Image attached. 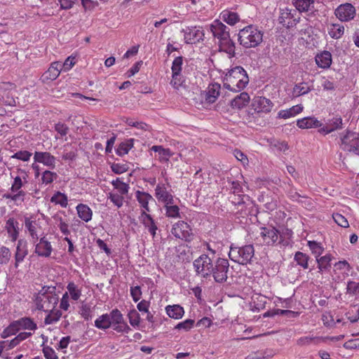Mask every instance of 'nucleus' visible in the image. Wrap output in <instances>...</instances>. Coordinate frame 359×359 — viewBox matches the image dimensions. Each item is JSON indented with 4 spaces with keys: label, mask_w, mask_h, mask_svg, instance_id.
I'll list each match as a JSON object with an SVG mask.
<instances>
[{
    "label": "nucleus",
    "mask_w": 359,
    "mask_h": 359,
    "mask_svg": "<svg viewBox=\"0 0 359 359\" xmlns=\"http://www.w3.org/2000/svg\"><path fill=\"white\" fill-rule=\"evenodd\" d=\"M109 316L110 323H111V327L117 332L128 333L131 330L130 327L125 322L123 316L118 309H113L109 313Z\"/></svg>",
    "instance_id": "nucleus-8"
},
{
    "label": "nucleus",
    "mask_w": 359,
    "mask_h": 359,
    "mask_svg": "<svg viewBox=\"0 0 359 359\" xmlns=\"http://www.w3.org/2000/svg\"><path fill=\"white\" fill-rule=\"evenodd\" d=\"M171 232L176 238L182 240L190 241L191 239V229L189 225L183 221H180L173 225Z\"/></svg>",
    "instance_id": "nucleus-11"
},
{
    "label": "nucleus",
    "mask_w": 359,
    "mask_h": 359,
    "mask_svg": "<svg viewBox=\"0 0 359 359\" xmlns=\"http://www.w3.org/2000/svg\"><path fill=\"white\" fill-rule=\"evenodd\" d=\"M347 292L352 294L359 293V283L349 281L347 284Z\"/></svg>",
    "instance_id": "nucleus-62"
},
{
    "label": "nucleus",
    "mask_w": 359,
    "mask_h": 359,
    "mask_svg": "<svg viewBox=\"0 0 359 359\" xmlns=\"http://www.w3.org/2000/svg\"><path fill=\"white\" fill-rule=\"evenodd\" d=\"M57 177L56 172L46 170L42 173L41 182L43 184L48 185L51 184Z\"/></svg>",
    "instance_id": "nucleus-46"
},
{
    "label": "nucleus",
    "mask_w": 359,
    "mask_h": 359,
    "mask_svg": "<svg viewBox=\"0 0 359 359\" xmlns=\"http://www.w3.org/2000/svg\"><path fill=\"white\" fill-rule=\"evenodd\" d=\"M19 331L16 322L13 321L1 333V337L6 339L10 336L15 334Z\"/></svg>",
    "instance_id": "nucleus-41"
},
{
    "label": "nucleus",
    "mask_w": 359,
    "mask_h": 359,
    "mask_svg": "<svg viewBox=\"0 0 359 359\" xmlns=\"http://www.w3.org/2000/svg\"><path fill=\"white\" fill-rule=\"evenodd\" d=\"M11 257V253L8 248L4 246L0 248V264L8 263Z\"/></svg>",
    "instance_id": "nucleus-53"
},
{
    "label": "nucleus",
    "mask_w": 359,
    "mask_h": 359,
    "mask_svg": "<svg viewBox=\"0 0 359 359\" xmlns=\"http://www.w3.org/2000/svg\"><path fill=\"white\" fill-rule=\"evenodd\" d=\"M279 231L272 226L260 228L259 238L262 243L266 245H274L278 239Z\"/></svg>",
    "instance_id": "nucleus-9"
},
{
    "label": "nucleus",
    "mask_w": 359,
    "mask_h": 359,
    "mask_svg": "<svg viewBox=\"0 0 359 359\" xmlns=\"http://www.w3.org/2000/svg\"><path fill=\"white\" fill-rule=\"evenodd\" d=\"M344 347L346 349H355L359 348V339L348 340L344 343Z\"/></svg>",
    "instance_id": "nucleus-64"
},
{
    "label": "nucleus",
    "mask_w": 359,
    "mask_h": 359,
    "mask_svg": "<svg viewBox=\"0 0 359 359\" xmlns=\"http://www.w3.org/2000/svg\"><path fill=\"white\" fill-rule=\"evenodd\" d=\"M128 316L129 318V322L132 326L137 327L139 325L140 322V316L139 313L136 310H131L128 313Z\"/></svg>",
    "instance_id": "nucleus-54"
},
{
    "label": "nucleus",
    "mask_w": 359,
    "mask_h": 359,
    "mask_svg": "<svg viewBox=\"0 0 359 359\" xmlns=\"http://www.w3.org/2000/svg\"><path fill=\"white\" fill-rule=\"evenodd\" d=\"M355 7L349 3L339 5L334 11L336 17L341 22H348L355 15Z\"/></svg>",
    "instance_id": "nucleus-10"
},
{
    "label": "nucleus",
    "mask_w": 359,
    "mask_h": 359,
    "mask_svg": "<svg viewBox=\"0 0 359 359\" xmlns=\"http://www.w3.org/2000/svg\"><path fill=\"white\" fill-rule=\"evenodd\" d=\"M308 246L309 247L312 253L316 256V259L318 258L324 251V248L321 245V244L314 241H309Z\"/></svg>",
    "instance_id": "nucleus-44"
},
{
    "label": "nucleus",
    "mask_w": 359,
    "mask_h": 359,
    "mask_svg": "<svg viewBox=\"0 0 359 359\" xmlns=\"http://www.w3.org/2000/svg\"><path fill=\"white\" fill-rule=\"evenodd\" d=\"M34 161L43 163L51 168L55 165V158L49 152L36 151L34 155Z\"/></svg>",
    "instance_id": "nucleus-16"
},
{
    "label": "nucleus",
    "mask_w": 359,
    "mask_h": 359,
    "mask_svg": "<svg viewBox=\"0 0 359 359\" xmlns=\"http://www.w3.org/2000/svg\"><path fill=\"white\" fill-rule=\"evenodd\" d=\"M294 259L296 261L298 265L301 266L304 269H307L309 267L308 262L309 259V257L302 252H297L294 255Z\"/></svg>",
    "instance_id": "nucleus-40"
},
{
    "label": "nucleus",
    "mask_w": 359,
    "mask_h": 359,
    "mask_svg": "<svg viewBox=\"0 0 359 359\" xmlns=\"http://www.w3.org/2000/svg\"><path fill=\"white\" fill-rule=\"evenodd\" d=\"M112 172L116 174H122L129 170V166L127 163H114L111 165Z\"/></svg>",
    "instance_id": "nucleus-52"
},
{
    "label": "nucleus",
    "mask_w": 359,
    "mask_h": 359,
    "mask_svg": "<svg viewBox=\"0 0 359 359\" xmlns=\"http://www.w3.org/2000/svg\"><path fill=\"white\" fill-rule=\"evenodd\" d=\"M156 197L160 201L165 204H173L174 200L172 195L168 192L164 184H158L155 189Z\"/></svg>",
    "instance_id": "nucleus-18"
},
{
    "label": "nucleus",
    "mask_w": 359,
    "mask_h": 359,
    "mask_svg": "<svg viewBox=\"0 0 359 359\" xmlns=\"http://www.w3.org/2000/svg\"><path fill=\"white\" fill-rule=\"evenodd\" d=\"M250 100L248 93L243 92L231 100V106L233 109H240L245 107L249 103Z\"/></svg>",
    "instance_id": "nucleus-22"
},
{
    "label": "nucleus",
    "mask_w": 359,
    "mask_h": 359,
    "mask_svg": "<svg viewBox=\"0 0 359 359\" xmlns=\"http://www.w3.org/2000/svg\"><path fill=\"white\" fill-rule=\"evenodd\" d=\"M135 194L137 201L144 209V211L149 212V201L153 199L152 196L148 193L140 191H137Z\"/></svg>",
    "instance_id": "nucleus-32"
},
{
    "label": "nucleus",
    "mask_w": 359,
    "mask_h": 359,
    "mask_svg": "<svg viewBox=\"0 0 359 359\" xmlns=\"http://www.w3.org/2000/svg\"><path fill=\"white\" fill-rule=\"evenodd\" d=\"M76 209L78 216L83 221L88 222L91 220L93 212L87 205L80 203L76 206Z\"/></svg>",
    "instance_id": "nucleus-26"
},
{
    "label": "nucleus",
    "mask_w": 359,
    "mask_h": 359,
    "mask_svg": "<svg viewBox=\"0 0 359 359\" xmlns=\"http://www.w3.org/2000/svg\"><path fill=\"white\" fill-rule=\"evenodd\" d=\"M229 263L226 259L218 258L212 266L211 275L217 283H222L227 279Z\"/></svg>",
    "instance_id": "nucleus-7"
},
{
    "label": "nucleus",
    "mask_w": 359,
    "mask_h": 359,
    "mask_svg": "<svg viewBox=\"0 0 359 359\" xmlns=\"http://www.w3.org/2000/svg\"><path fill=\"white\" fill-rule=\"evenodd\" d=\"M210 30L213 36L219 39V41L230 36L229 28L218 20H215L210 25Z\"/></svg>",
    "instance_id": "nucleus-13"
},
{
    "label": "nucleus",
    "mask_w": 359,
    "mask_h": 359,
    "mask_svg": "<svg viewBox=\"0 0 359 359\" xmlns=\"http://www.w3.org/2000/svg\"><path fill=\"white\" fill-rule=\"evenodd\" d=\"M313 0H294V6L300 12H306L313 9Z\"/></svg>",
    "instance_id": "nucleus-34"
},
{
    "label": "nucleus",
    "mask_w": 359,
    "mask_h": 359,
    "mask_svg": "<svg viewBox=\"0 0 359 359\" xmlns=\"http://www.w3.org/2000/svg\"><path fill=\"white\" fill-rule=\"evenodd\" d=\"M55 130L62 136H65L68 133V126L62 123H58L55 125Z\"/></svg>",
    "instance_id": "nucleus-63"
},
{
    "label": "nucleus",
    "mask_w": 359,
    "mask_h": 359,
    "mask_svg": "<svg viewBox=\"0 0 359 359\" xmlns=\"http://www.w3.org/2000/svg\"><path fill=\"white\" fill-rule=\"evenodd\" d=\"M252 107L257 113H268L273 107V103L264 97H255L252 102Z\"/></svg>",
    "instance_id": "nucleus-12"
},
{
    "label": "nucleus",
    "mask_w": 359,
    "mask_h": 359,
    "mask_svg": "<svg viewBox=\"0 0 359 359\" xmlns=\"http://www.w3.org/2000/svg\"><path fill=\"white\" fill-rule=\"evenodd\" d=\"M52 251V245L45 236L41 238L39 242L36 244L35 253L40 257H48Z\"/></svg>",
    "instance_id": "nucleus-15"
},
{
    "label": "nucleus",
    "mask_w": 359,
    "mask_h": 359,
    "mask_svg": "<svg viewBox=\"0 0 359 359\" xmlns=\"http://www.w3.org/2000/svg\"><path fill=\"white\" fill-rule=\"evenodd\" d=\"M28 254L27 242L24 239L18 241L16 252L15 255V266L18 268L19 263L22 262Z\"/></svg>",
    "instance_id": "nucleus-17"
},
{
    "label": "nucleus",
    "mask_w": 359,
    "mask_h": 359,
    "mask_svg": "<svg viewBox=\"0 0 359 359\" xmlns=\"http://www.w3.org/2000/svg\"><path fill=\"white\" fill-rule=\"evenodd\" d=\"M43 353L44 357L46 359H57V355H56L55 351L48 346H44L43 348Z\"/></svg>",
    "instance_id": "nucleus-59"
},
{
    "label": "nucleus",
    "mask_w": 359,
    "mask_h": 359,
    "mask_svg": "<svg viewBox=\"0 0 359 359\" xmlns=\"http://www.w3.org/2000/svg\"><path fill=\"white\" fill-rule=\"evenodd\" d=\"M344 32V27L339 24H332L328 27V34L332 39H339Z\"/></svg>",
    "instance_id": "nucleus-36"
},
{
    "label": "nucleus",
    "mask_w": 359,
    "mask_h": 359,
    "mask_svg": "<svg viewBox=\"0 0 359 359\" xmlns=\"http://www.w3.org/2000/svg\"><path fill=\"white\" fill-rule=\"evenodd\" d=\"M5 228L13 242L15 241L19 235V223L14 218H9Z\"/></svg>",
    "instance_id": "nucleus-20"
},
{
    "label": "nucleus",
    "mask_w": 359,
    "mask_h": 359,
    "mask_svg": "<svg viewBox=\"0 0 359 359\" xmlns=\"http://www.w3.org/2000/svg\"><path fill=\"white\" fill-rule=\"evenodd\" d=\"M340 148L345 151L359 154V133L346 130L340 135Z\"/></svg>",
    "instance_id": "nucleus-5"
},
{
    "label": "nucleus",
    "mask_w": 359,
    "mask_h": 359,
    "mask_svg": "<svg viewBox=\"0 0 359 359\" xmlns=\"http://www.w3.org/2000/svg\"><path fill=\"white\" fill-rule=\"evenodd\" d=\"M334 222L340 226L347 228L349 226V224L346 218L339 213H334L332 215Z\"/></svg>",
    "instance_id": "nucleus-55"
},
{
    "label": "nucleus",
    "mask_w": 359,
    "mask_h": 359,
    "mask_svg": "<svg viewBox=\"0 0 359 359\" xmlns=\"http://www.w3.org/2000/svg\"><path fill=\"white\" fill-rule=\"evenodd\" d=\"M311 90L310 88L304 83L296 84L293 88V95L298 97L305 95Z\"/></svg>",
    "instance_id": "nucleus-47"
},
{
    "label": "nucleus",
    "mask_w": 359,
    "mask_h": 359,
    "mask_svg": "<svg viewBox=\"0 0 359 359\" xmlns=\"http://www.w3.org/2000/svg\"><path fill=\"white\" fill-rule=\"evenodd\" d=\"M166 216L168 217H178L180 216V209L177 205L173 204H165Z\"/></svg>",
    "instance_id": "nucleus-50"
},
{
    "label": "nucleus",
    "mask_w": 359,
    "mask_h": 359,
    "mask_svg": "<svg viewBox=\"0 0 359 359\" xmlns=\"http://www.w3.org/2000/svg\"><path fill=\"white\" fill-rule=\"evenodd\" d=\"M213 264L211 259L205 254L201 255L193 262L196 274L201 275L203 278L211 276Z\"/></svg>",
    "instance_id": "nucleus-6"
},
{
    "label": "nucleus",
    "mask_w": 359,
    "mask_h": 359,
    "mask_svg": "<svg viewBox=\"0 0 359 359\" xmlns=\"http://www.w3.org/2000/svg\"><path fill=\"white\" fill-rule=\"evenodd\" d=\"M32 156V154L28 151H19L15 153L12 158H17L23 161H27Z\"/></svg>",
    "instance_id": "nucleus-58"
},
{
    "label": "nucleus",
    "mask_w": 359,
    "mask_h": 359,
    "mask_svg": "<svg viewBox=\"0 0 359 359\" xmlns=\"http://www.w3.org/2000/svg\"><path fill=\"white\" fill-rule=\"evenodd\" d=\"M324 339L321 337H301L297 340V344L299 346H304L311 344V342H314L315 344H318L321 341H323Z\"/></svg>",
    "instance_id": "nucleus-51"
},
{
    "label": "nucleus",
    "mask_w": 359,
    "mask_h": 359,
    "mask_svg": "<svg viewBox=\"0 0 359 359\" xmlns=\"http://www.w3.org/2000/svg\"><path fill=\"white\" fill-rule=\"evenodd\" d=\"M316 62L320 68L326 69L330 67L332 64L331 53L328 51H324L322 53L317 55L316 57Z\"/></svg>",
    "instance_id": "nucleus-25"
},
{
    "label": "nucleus",
    "mask_w": 359,
    "mask_h": 359,
    "mask_svg": "<svg viewBox=\"0 0 359 359\" xmlns=\"http://www.w3.org/2000/svg\"><path fill=\"white\" fill-rule=\"evenodd\" d=\"M219 90L220 84L217 83L209 85L205 95V101L208 103L215 102L219 95Z\"/></svg>",
    "instance_id": "nucleus-24"
},
{
    "label": "nucleus",
    "mask_w": 359,
    "mask_h": 359,
    "mask_svg": "<svg viewBox=\"0 0 359 359\" xmlns=\"http://www.w3.org/2000/svg\"><path fill=\"white\" fill-rule=\"evenodd\" d=\"M50 202L54 203L55 204H59L62 208H66L68 204V198L67 196L60 192L57 191L51 198H50Z\"/></svg>",
    "instance_id": "nucleus-38"
},
{
    "label": "nucleus",
    "mask_w": 359,
    "mask_h": 359,
    "mask_svg": "<svg viewBox=\"0 0 359 359\" xmlns=\"http://www.w3.org/2000/svg\"><path fill=\"white\" fill-rule=\"evenodd\" d=\"M67 290L69 292L71 297L74 300H78L81 296V291L77 289L74 283H69L67 285Z\"/></svg>",
    "instance_id": "nucleus-56"
},
{
    "label": "nucleus",
    "mask_w": 359,
    "mask_h": 359,
    "mask_svg": "<svg viewBox=\"0 0 359 359\" xmlns=\"http://www.w3.org/2000/svg\"><path fill=\"white\" fill-rule=\"evenodd\" d=\"M133 144L134 140L132 138L121 142L116 149V154L120 156L127 154L128 151L133 147Z\"/></svg>",
    "instance_id": "nucleus-37"
},
{
    "label": "nucleus",
    "mask_w": 359,
    "mask_h": 359,
    "mask_svg": "<svg viewBox=\"0 0 359 359\" xmlns=\"http://www.w3.org/2000/svg\"><path fill=\"white\" fill-rule=\"evenodd\" d=\"M111 325L108 313L102 314L95 321V326L100 330H107Z\"/></svg>",
    "instance_id": "nucleus-35"
},
{
    "label": "nucleus",
    "mask_w": 359,
    "mask_h": 359,
    "mask_svg": "<svg viewBox=\"0 0 359 359\" xmlns=\"http://www.w3.org/2000/svg\"><path fill=\"white\" fill-rule=\"evenodd\" d=\"M342 119L340 116L333 117L332 119L328 120L326 125L331 130L332 132L342 128Z\"/></svg>",
    "instance_id": "nucleus-49"
},
{
    "label": "nucleus",
    "mask_w": 359,
    "mask_h": 359,
    "mask_svg": "<svg viewBox=\"0 0 359 359\" xmlns=\"http://www.w3.org/2000/svg\"><path fill=\"white\" fill-rule=\"evenodd\" d=\"M15 321L19 330L21 329L35 330L37 328L36 324L30 318L24 317Z\"/></svg>",
    "instance_id": "nucleus-30"
},
{
    "label": "nucleus",
    "mask_w": 359,
    "mask_h": 359,
    "mask_svg": "<svg viewBox=\"0 0 359 359\" xmlns=\"http://www.w3.org/2000/svg\"><path fill=\"white\" fill-rule=\"evenodd\" d=\"M81 315L86 320L92 318L90 306L88 304L82 305L81 308Z\"/></svg>",
    "instance_id": "nucleus-61"
},
{
    "label": "nucleus",
    "mask_w": 359,
    "mask_h": 359,
    "mask_svg": "<svg viewBox=\"0 0 359 359\" xmlns=\"http://www.w3.org/2000/svg\"><path fill=\"white\" fill-rule=\"evenodd\" d=\"M332 260L331 255H325L321 257H318L316 259L318 262V268L320 271L323 270H327L330 268L331 264L330 262Z\"/></svg>",
    "instance_id": "nucleus-39"
},
{
    "label": "nucleus",
    "mask_w": 359,
    "mask_h": 359,
    "mask_svg": "<svg viewBox=\"0 0 359 359\" xmlns=\"http://www.w3.org/2000/svg\"><path fill=\"white\" fill-rule=\"evenodd\" d=\"M263 32L255 25H250L240 29L239 43L245 48H256L263 41Z\"/></svg>",
    "instance_id": "nucleus-2"
},
{
    "label": "nucleus",
    "mask_w": 359,
    "mask_h": 359,
    "mask_svg": "<svg viewBox=\"0 0 359 359\" xmlns=\"http://www.w3.org/2000/svg\"><path fill=\"white\" fill-rule=\"evenodd\" d=\"M220 49L230 55V57L235 56V43L230 39V36L226 39H223L219 41Z\"/></svg>",
    "instance_id": "nucleus-28"
},
{
    "label": "nucleus",
    "mask_w": 359,
    "mask_h": 359,
    "mask_svg": "<svg viewBox=\"0 0 359 359\" xmlns=\"http://www.w3.org/2000/svg\"><path fill=\"white\" fill-rule=\"evenodd\" d=\"M112 185L116 189L121 195L128 194L129 189V185L120 180L119 178H116L115 180L111 182Z\"/></svg>",
    "instance_id": "nucleus-42"
},
{
    "label": "nucleus",
    "mask_w": 359,
    "mask_h": 359,
    "mask_svg": "<svg viewBox=\"0 0 359 359\" xmlns=\"http://www.w3.org/2000/svg\"><path fill=\"white\" fill-rule=\"evenodd\" d=\"M25 226L29 231L33 242L36 243L39 239L38 235L36 233V226H38V224L36 223V220H32L31 218L25 217Z\"/></svg>",
    "instance_id": "nucleus-29"
},
{
    "label": "nucleus",
    "mask_w": 359,
    "mask_h": 359,
    "mask_svg": "<svg viewBox=\"0 0 359 359\" xmlns=\"http://www.w3.org/2000/svg\"><path fill=\"white\" fill-rule=\"evenodd\" d=\"M203 33L196 29H188L184 33V41L187 43H196L203 40Z\"/></svg>",
    "instance_id": "nucleus-21"
},
{
    "label": "nucleus",
    "mask_w": 359,
    "mask_h": 359,
    "mask_svg": "<svg viewBox=\"0 0 359 359\" xmlns=\"http://www.w3.org/2000/svg\"><path fill=\"white\" fill-rule=\"evenodd\" d=\"M142 223L148 229L153 238L156 236V230L158 229L157 226L151 217V216L147 214L145 211H142L140 216Z\"/></svg>",
    "instance_id": "nucleus-19"
},
{
    "label": "nucleus",
    "mask_w": 359,
    "mask_h": 359,
    "mask_svg": "<svg viewBox=\"0 0 359 359\" xmlns=\"http://www.w3.org/2000/svg\"><path fill=\"white\" fill-rule=\"evenodd\" d=\"M108 198L118 208H121L123 205V197L118 194L109 193Z\"/></svg>",
    "instance_id": "nucleus-57"
},
{
    "label": "nucleus",
    "mask_w": 359,
    "mask_h": 359,
    "mask_svg": "<svg viewBox=\"0 0 359 359\" xmlns=\"http://www.w3.org/2000/svg\"><path fill=\"white\" fill-rule=\"evenodd\" d=\"M130 295L135 302H138L142 296V291L140 286H135L130 287Z\"/></svg>",
    "instance_id": "nucleus-60"
},
{
    "label": "nucleus",
    "mask_w": 359,
    "mask_h": 359,
    "mask_svg": "<svg viewBox=\"0 0 359 359\" xmlns=\"http://www.w3.org/2000/svg\"><path fill=\"white\" fill-rule=\"evenodd\" d=\"M297 125L300 128L307 129L311 128H320L322 123L314 117H304L297 121Z\"/></svg>",
    "instance_id": "nucleus-23"
},
{
    "label": "nucleus",
    "mask_w": 359,
    "mask_h": 359,
    "mask_svg": "<svg viewBox=\"0 0 359 359\" xmlns=\"http://www.w3.org/2000/svg\"><path fill=\"white\" fill-rule=\"evenodd\" d=\"M303 110V107L301 104H297L292 107L290 109L285 110H280L278 116L281 118H288L299 114Z\"/></svg>",
    "instance_id": "nucleus-31"
},
{
    "label": "nucleus",
    "mask_w": 359,
    "mask_h": 359,
    "mask_svg": "<svg viewBox=\"0 0 359 359\" xmlns=\"http://www.w3.org/2000/svg\"><path fill=\"white\" fill-rule=\"evenodd\" d=\"M249 83L245 70L241 66L230 69L224 79V87L231 91H241Z\"/></svg>",
    "instance_id": "nucleus-1"
},
{
    "label": "nucleus",
    "mask_w": 359,
    "mask_h": 359,
    "mask_svg": "<svg viewBox=\"0 0 359 359\" xmlns=\"http://www.w3.org/2000/svg\"><path fill=\"white\" fill-rule=\"evenodd\" d=\"M53 309H51L50 311V313L46 316L44 320V323L46 325L53 324L54 323H56L59 320L62 316V313L60 311H53Z\"/></svg>",
    "instance_id": "nucleus-48"
},
{
    "label": "nucleus",
    "mask_w": 359,
    "mask_h": 359,
    "mask_svg": "<svg viewBox=\"0 0 359 359\" xmlns=\"http://www.w3.org/2000/svg\"><path fill=\"white\" fill-rule=\"evenodd\" d=\"M165 311L168 316L174 319H180L184 314V308L178 304L168 305Z\"/></svg>",
    "instance_id": "nucleus-27"
},
{
    "label": "nucleus",
    "mask_w": 359,
    "mask_h": 359,
    "mask_svg": "<svg viewBox=\"0 0 359 359\" xmlns=\"http://www.w3.org/2000/svg\"><path fill=\"white\" fill-rule=\"evenodd\" d=\"M62 70V64L59 62H54L51 63L50 67L46 71L42 76L41 80L43 82H48L49 81L55 80L60 74Z\"/></svg>",
    "instance_id": "nucleus-14"
},
{
    "label": "nucleus",
    "mask_w": 359,
    "mask_h": 359,
    "mask_svg": "<svg viewBox=\"0 0 359 359\" xmlns=\"http://www.w3.org/2000/svg\"><path fill=\"white\" fill-rule=\"evenodd\" d=\"M195 320L192 319H187L182 322L179 323L175 326V330H183L188 332L191 330L194 326Z\"/></svg>",
    "instance_id": "nucleus-45"
},
{
    "label": "nucleus",
    "mask_w": 359,
    "mask_h": 359,
    "mask_svg": "<svg viewBox=\"0 0 359 359\" xmlns=\"http://www.w3.org/2000/svg\"><path fill=\"white\" fill-rule=\"evenodd\" d=\"M182 63L183 57L182 56L176 57L173 60L171 69L172 74H174V77L176 76H180Z\"/></svg>",
    "instance_id": "nucleus-43"
},
{
    "label": "nucleus",
    "mask_w": 359,
    "mask_h": 359,
    "mask_svg": "<svg viewBox=\"0 0 359 359\" xmlns=\"http://www.w3.org/2000/svg\"><path fill=\"white\" fill-rule=\"evenodd\" d=\"M221 18L223 21L230 25H234L240 20L239 15L237 13L225 10L221 13Z\"/></svg>",
    "instance_id": "nucleus-33"
},
{
    "label": "nucleus",
    "mask_w": 359,
    "mask_h": 359,
    "mask_svg": "<svg viewBox=\"0 0 359 359\" xmlns=\"http://www.w3.org/2000/svg\"><path fill=\"white\" fill-rule=\"evenodd\" d=\"M58 300L59 297L52 291H50L49 287H43L37 293L34 302L38 310L48 312L55 308Z\"/></svg>",
    "instance_id": "nucleus-3"
},
{
    "label": "nucleus",
    "mask_w": 359,
    "mask_h": 359,
    "mask_svg": "<svg viewBox=\"0 0 359 359\" xmlns=\"http://www.w3.org/2000/svg\"><path fill=\"white\" fill-rule=\"evenodd\" d=\"M255 255L252 245H246L241 248L231 247L229 256L230 259L240 264L250 263Z\"/></svg>",
    "instance_id": "nucleus-4"
}]
</instances>
